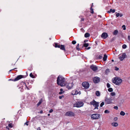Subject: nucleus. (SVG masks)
Segmentation results:
<instances>
[{
  "label": "nucleus",
  "instance_id": "nucleus-1",
  "mask_svg": "<svg viewBox=\"0 0 130 130\" xmlns=\"http://www.w3.org/2000/svg\"><path fill=\"white\" fill-rule=\"evenodd\" d=\"M64 78L61 76H59L57 79V83L58 85L61 86H63L65 85L66 83L64 82Z\"/></svg>",
  "mask_w": 130,
  "mask_h": 130
},
{
  "label": "nucleus",
  "instance_id": "nucleus-2",
  "mask_svg": "<svg viewBox=\"0 0 130 130\" xmlns=\"http://www.w3.org/2000/svg\"><path fill=\"white\" fill-rule=\"evenodd\" d=\"M122 81L121 79L118 77H115L112 79V83L117 85H120L122 83Z\"/></svg>",
  "mask_w": 130,
  "mask_h": 130
},
{
  "label": "nucleus",
  "instance_id": "nucleus-3",
  "mask_svg": "<svg viewBox=\"0 0 130 130\" xmlns=\"http://www.w3.org/2000/svg\"><path fill=\"white\" fill-rule=\"evenodd\" d=\"M84 105L83 103L81 101L76 102L73 104V107H82Z\"/></svg>",
  "mask_w": 130,
  "mask_h": 130
},
{
  "label": "nucleus",
  "instance_id": "nucleus-4",
  "mask_svg": "<svg viewBox=\"0 0 130 130\" xmlns=\"http://www.w3.org/2000/svg\"><path fill=\"white\" fill-rule=\"evenodd\" d=\"M73 82H71L68 83H65V86H66V87L69 89H71L73 87Z\"/></svg>",
  "mask_w": 130,
  "mask_h": 130
},
{
  "label": "nucleus",
  "instance_id": "nucleus-5",
  "mask_svg": "<svg viewBox=\"0 0 130 130\" xmlns=\"http://www.w3.org/2000/svg\"><path fill=\"white\" fill-rule=\"evenodd\" d=\"M82 86L85 89H87L89 88L90 85L88 82H85L82 83Z\"/></svg>",
  "mask_w": 130,
  "mask_h": 130
},
{
  "label": "nucleus",
  "instance_id": "nucleus-6",
  "mask_svg": "<svg viewBox=\"0 0 130 130\" xmlns=\"http://www.w3.org/2000/svg\"><path fill=\"white\" fill-rule=\"evenodd\" d=\"M112 100L111 98H108L107 97H105V102L107 104H109L112 103Z\"/></svg>",
  "mask_w": 130,
  "mask_h": 130
},
{
  "label": "nucleus",
  "instance_id": "nucleus-7",
  "mask_svg": "<svg viewBox=\"0 0 130 130\" xmlns=\"http://www.w3.org/2000/svg\"><path fill=\"white\" fill-rule=\"evenodd\" d=\"M120 56L119 57V58L120 61H122L126 57V54L125 53H124L120 54Z\"/></svg>",
  "mask_w": 130,
  "mask_h": 130
},
{
  "label": "nucleus",
  "instance_id": "nucleus-8",
  "mask_svg": "<svg viewBox=\"0 0 130 130\" xmlns=\"http://www.w3.org/2000/svg\"><path fill=\"white\" fill-rule=\"evenodd\" d=\"M90 103L91 105H93L94 107H95L94 109H96L98 108V103L94 100H93Z\"/></svg>",
  "mask_w": 130,
  "mask_h": 130
},
{
  "label": "nucleus",
  "instance_id": "nucleus-9",
  "mask_svg": "<svg viewBox=\"0 0 130 130\" xmlns=\"http://www.w3.org/2000/svg\"><path fill=\"white\" fill-rule=\"evenodd\" d=\"M65 115L68 116H74L75 115L74 113L72 111H68L65 114Z\"/></svg>",
  "mask_w": 130,
  "mask_h": 130
},
{
  "label": "nucleus",
  "instance_id": "nucleus-10",
  "mask_svg": "<svg viewBox=\"0 0 130 130\" xmlns=\"http://www.w3.org/2000/svg\"><path fill=\"white\" fill-rule=\"evenodd\" d=\"M91 117L93 119H98V115L96 113L93 114L91 115Z\"/></svg>",
  "mask_w": 130,
  "mask_h": 130
},
{
  "label": "nucleus",
  "instance_id": "nucleus-11",
  "mask_svg": "<svg viewBox=\"0 0 130 130\" xmlns=\"http://www.w3.org/2000/svg\"><path fill=\"white\" fill-rule=\"evenodd\" d=\"M108 36L107 34L105 32L103 33L101 35V37L103 39H105Z\"/></svg>",
  "mask_w": 130,
  "mask_h": 130
},
{
  "label": "nucleus",
  "instance_id": "nucleus-12",
  "mask_svg": "<svg viewBox=\"0 0 130 130\" xmlns=\"http://www.w3.org/2000/svg\"><path fill=\"white\" fill-rule=\"evenodd\" d=\"M90 68L93 71H95L97 69V67L96 66L92 65L91 66Z\"/></svg>",
  "mask_w": 130,
  "mask_h": 130
},
{
  "label": "nucleus",
  "instance_id": "nucleus-13",
  "mask_svg": "<svg viewBox=\"0 0 130 130\" xmlns=\"http://www.w3.org/2000/svg\"><path fill=\"white\" fill-rule=\"evenodd\" d=\"M22 77V75H19L14 79V81H17L19 80L20 79H21Z\"/></svg>",
  "mask_w": 130,
  "mask_h": 130
},
{
  "label": "nucleus",
  "instance_id": "nucleus-14",
  "mask_svg": "<svg viewBox=\"0 0 130 130\" xmlns=\"http://www.w3.org/2000/svg\"><path fill=\"white\" fill-rule=\"evenodd\" d=\"M93 81L95 83H98V77H94L93 78Z\"/></svg>",
  "mask_w": 130,
  "mask_h": 130
},
{
  "label": "nucleus",
  "instance_id": "nucleus-15",
  "mask_svg": "<svg viewBox=\"0 0 130 130\" xmlns=\"http://www.w3.org/2000/svg\"><path fill=\"white\" fill-rule=\"evenodd\" d=\"M111 125L112 126L115 127H117L118 125V124L116 122H113L112 123H111Z\"/></svg>",
  "mask_w": 130,
  "mask_h": 130
},
{
  "label": "nucleus",
  "instance_id": "nucleus-16",
  "mask_svg": "<svg viewBox=\"0 0 130 130\" xmlns=\"http://www.w3.org/2000/svg\"><path fill=\"white\" fill-rule=\"evenodd\" d=\"M107 56L106 54H105L104 55V57L103 58V60L104 61H105L107 60Z\"/></svg>",
  "mask_w": 130,
  "mask_h": 130
},
{
  "label": "nucleus",
  "instance_id": "nucleus-17",
  "mask_svg": "<svg viewBox=\"0 0 130 130\" xmlns=\"http://www.w3.org/2000/svg\"><path fill=\"white\" fill-rule=\"evenodd\" d=\"M61 50L65 51V48H64V46L63 45H60V47Z\"/></svg>",
  "mask_w": 130,
  "mask_h": 130
},
{
  "label": "nucleus",
  "instance_id": "nucleus-18",
  "mask_svg": "<svg viewBox=\"0 0 130 130\" xmlns=\"http://www.w3.org/2000/svg\"><path fill=\"white\" fill-rule=\"evenodd\" d=\"M115 9H113L112 10V9H111L110 10V11H108V13H110V12H112L113 13H114L115 12Z\"/></svg>",
  "mask_w": 130,
  "mask_h": 130
},
{
  "label": "nucleus",
  "instance_id": "nucleus-19",
  "mask_svg": "<svg viewBox=\"0 0 130 130\" xmlns=\"http://www.w3.org/2000/svg\"><path fill=\"white\" fill-rule=\"evenodd\" d=\"M118 32V31L117 30H115L113 32V34L114 35H116Z\"/></svg>",
  "mask_w": 130,
  "mask_h": 130
},
{
  "label": "nucleus",
  "instance_id": "nucleus-20",
  "mask_svg": "<svg viewBox=\"0 0 130 130\" xmlns=\"http://www.w3.org/2000/svg\"><path fill=\"white\" fill-rule=\"evenodd\" d=\"M90 34L88 33H86L85 35V37L86 38H87L89 37Z\"/></svg>",
  "mask_w": 130,
  "mask_h": 130
},
{
  "label": "nucleus",
  "instance_id": "nucleus-21",
  "mask_svg": "<svg viewBox=\"0 0 130 130\" xmlns=\"http://www.w3.org/2000/svg\"><path fill=\"white\" fill-rule=\"evenodd\" d=\"M128 41H127V42L130 43V36H128L127 37Z\"/></svg>",
  "mask_w": 130,
  "mask_h": 130
},
{
  "label": "nucleus",
  "instance_id": "nucleus-22",
  "mask_svg": "<svg viewBox=\"0 0 130 130\" xmlns=\"http://www.w3.org/2000/svg\"><path fill=\"white\" fill-rule=\"evenodd\" d=\"M120 114L121 115L124 116L125 115V113L124 112L122 111L121 112Z\"/></svg>",
  "mask_w": 130,
  "mask_h": 130
},
{
  "label": "nucleus",
  "instance_id": "nucleus-23",
  "mask_svg": "<svg viewBox=\"0 0 130 130\" xmlns=\"http://www.w3.org/2000/svg\"><path fill=\"white\" fill-rule=\"evenodd\" d=\"M60 92L59 93V94H62L63 92V89H60Z\"/></svg>",
  "mask_w": 130,
  "mask_h": 130
},
{
  "label": "nucleus",
  "instance_id": "nucleus-24",
  "mask_svg": "<svg viewBox=\"0 0 130 130\" xmlns=\"http://www.w3.org/2000/svg\"><path fill=\"white\" fill-rule=\"evenodd\" d=\"M55 47H58V48L60 47V45H58V44L56 43H55Z\"/></svg>",
  "mask_w": 130,
  "mask_h": 130
},
{
  "label": "nucleus",
  "instance_id": "nucleus-25",
  "mask_svg": "<svg viewBox=\"0 0 130 130\" xmlns=\"http://www.w3.org/2000/svg\"><path fill=\"white\" fill-rule=\"evenodd\" d=\"M84 46L85 47H87L89 45V44L88 43H85L84 44Z\"/></svg>",
  "mask_w": 130,
  "mask_h": 130
},
{
  "label": "nucleus",
  "instance_id": "nucleus-26",
  "mask_svg": "<svg viewBox=\"0 0 130 130\" xmlns=\"http://www.w3.org/2000/svg\"><path fill=\"white\" fill-rule=\"evenodd\" d=\"M122 48L123 49H125L127 47V46L126 45L124 44L122 46Z\"/></svg>",
  "mask_w": 130,
  "mask_h": 130
},
{
  "label": "nucleus",
  "instance_id": "nucleus-27",
  "mask_svg": "<svg viewBox=\"0 0 130 130\" xmlns=\"http://www.w3.org/2000/svg\"><path fill=\"white\" fill-rule=\"evenodd\" d=\"M108 90L110 92H111L112 91L113 89L112 88H109L108 89Z\"/></svg>",
  "mask_w": 130,
  "mask_h": 130
},
{
  "label": "nucleus",
  "instance_id": "nucleus-28",
  "mask_svg": "<svg viewBox=\"0 0 130 130\" xmlns=\"http://www.w3.org/2000/svg\"><path fill=\"white\" fill-rule=\"evenodd\" d=\"M116 95L115 93L114 92H111L110 93V95L112 96H113L115 95Z\"/></svg>",
  "mask_w": 130,
  "mask_h": 130
},
{
  "label": "nucleus",
  "instance_id": "nucleus-29",
  "mask_svg": "<svg viewBox=\"0 0 130 130\" xmlns=\"http://www.w3.org/2000/svg\"><path fill=\"white\" fill-rule=\"evenodd\" d=\"M104 102H102L100 105V106L101 107H102V106L104 105Z\"/></svg>",
  "mask_w": 130,
  "mask_h": 130
},
{
  "label": "nucleus",
  "instance_id": "nucleus-30",
  "mask_svg": "<svg viewBox=\"0 0 130 130\" xmlns=\"http://www.w3.org/2000/svg\"><path fill=\"white\" fill-rule=\"evenodd\" d=\"M8 126L10 128H12V124L11 123L9 124L8 125Z\"/></svg>",
  "mask_w": 130,
  "mask_h": 130
},
{
  "label": "nucleus",
  "instance_id": "nucleus-31",
  "mask_svg": "<svg viewBox=\"0 0 130 130\" xmlns=\"http://www.w3.org/2000/svg\"><path fill=\"white\" fill-rule=\"evenodd\" d=\"M92 7H91L90 9L91 13H93L94 12L93 9L92 8Z\"/></svg>",
  "mask_w": 130,
  "mask_h": 130
},
{
  "label": "nucleus",
  "instance_id": "nucleus-32",
  "mask_svg": "<svg viewBox=\"0 0 130 130\" xmlns=\"http://www.w3.org/2000/svg\"><path fill=\"white\" fill-rule=\"evenodd\" d=\"M30 77L32 78H34V76L33 75L32 73H30Z\"/></svg>",
  "mask_w": 130,
  "mask_h": 130
},
{
  "label": "nucleus",
  "instance_id": "nucleus-33",
  "mask_svg": "<svg viewBox=\"0 0 130 130\" xmlns=\"http://www.w3.org/2000/svg\"><path fill=\"white\" fill-rule=\"evenodd\" d=\"M79 44H78L76 46V48L77 50H79Z\"/></svg>",
  "mask_w": 130,
  "mask_h": 130
},
{
  "label": "nucleus",
  "instance_id": "nucleus-34",
  "mask_svg": "<svg viewBox=\"0 0 130 130\" xmlns=\"http://www.w3.org/2000/svg\"><path fill=\"white\" fill-rule=\"evenodd\" d=\"M107 88H109L110 87V85L108 83H107Z\"/></svg>",
  "mask_w": 130,
  "mask_h": 130
},
{
  "label": "nucleus",
  "instance_id": "nucleus-35",
  "mask_svg": "<svg viewBox=\"0 0 130 130\" xmlns=\"http://www.w3.org/2000/svg\"><path fill=\"white\" fill-rule=\"evenodd\" d=\"M118 119V118L117 117H115L113 119V121H116Z\"/></svg>",
  "mask_w": 130,
  "mask_h": 130
},
{
  "label": "nucleus",
  "instance_id": "nucleus-36",
  "mask_svg": "<svg viewBox=\"0 0 130 130\" xmlns=\"http://www.w3.org/2000/svg\"><path fill=\"white\" fill-rule=\"evenodd\" d=\"M41 103H42L41 101H39V102H38V104H37V105L38 106H39V105L41 104Z\"/></svg>",
  "mask_w": 130,
  "mask_h": 130
},
{
  "label": "nucleus",
  "instance_id": "nucleus-37",
  "mask_svg": "<svg viewBox=\"0 0 130 130\" xmlns=\"http://www.w3.org/2000/svg\"><path fill=\"white\" fill-rule=\"evenodd\" d=\"M122 27L123 28L124 30H125L126 29L125 26V25H123Z\"/></svg>",
  "mask_w": 130,
  "mask_h": 130
},
{
  "label": "nucleus",
  "instance_id": "nucleus-38",
  "mask_svg": "<svg viewBox=\"0 0 130 130\" xmlns=\"http://www.w3.org/2000/svg\"><path fill=\"white\" fill-rule=\"evenodd\" d=\"M72 43L73 44H75L76 43V42L75 41H73L72 42Z\"/></svg>",
  "mask_w": 130,
  "mask_h": 130
},
{
  "label": "nucleus",
  "instance_id": "nucleus-39",
  "mask_svg": "<svg viewBox=\"0 0 130 130\" xmlns=\"http://www.w3.org/2000/svg\"><path fill=\"white\" fill-rule=\"evenodd\" d=\"M115 70L116 71H118L119 70V68L116 67H115Z\"/></svg>",
  "mask_w": 130,
  "mask_h": 130
},
{
  "label": "nucleus",
  "instance_id": "nucleus-40",
  "mask_svg": "<svg viewBox=\"0 0 130 130\" xmlns=\"http://www.w3.org/2000/svg\"><path fill=\"white\" fill-rule=\"evenodd\" d=\"M109 72V70L108 69H107L105 71V73L106 74H107Z\"/></svg>",
  "mask_w": 130,
  "mask_h": 130
},
{
  "label": "nucleus",
  "instance_id": "nucleus-41",
  "mask_svg": "<svg viewBox=\"0 0 130 130\" xmlns=\"http://www.w3.org/2000/svg\"><path fill=\"white\" fill-rule=\"evenodd\" d=\"M104 112L105 113H108L109 112V111L108 110H106Z\"/></svg>",
  "mask_w": 130,
  "mask_h": 130
},
{
  "label": "nucleus",
  "instance_id": "nucleus-42",
  "mask_svg": "<svg viewBox=\"0 0 130 130\" xmlns=\"http://www.w3.org/2000/svg\"><path fill=\"white\" fill-rule=\"evenodd\" d=\"M102 56H99L98 57V58L100 59H102Z\"/></svg>",
  "mask_w": 130,
  "mask_h": 130
},
{
  "label": "nucleus",
  "instance_id": "nucleus-43",
  "mask_svg": "<svg viewBox=\"0 0 130 130\" xmlns=\"http://www.w3.org/2000/svg\"><path fill=\"white\" fill-rule=\"evenodd\" d=\"M78 94V91L77 90H76L74 94H73V95H77Z\"/></svg>",
  "mask_w": 130,
  "mask_h": 130
},
{
  "label": "nucleus",
  "instance_id": "nucleus-44",
  "mask_svg": "<svg viewBox=\"0 0 130 130\" xmlns=\"http://www.w3.org/2000/svg\"><path fill=\"white\" fill-rule=\"evenodd\" d=\"M113 108L116 110H117L118 109V107L117 106H115L113 107Z\"/></svg>",
  "mask_w": 130,
  "mask_h": 130
},
{
  "label": "nucleus",
  "instance_id": "nucleus-45",
  "mask_svg": "<svg viewBox=\"0 0 130 130\" xmlns=\"http://www.w3.org/2000/svg\"><path fill=\"white\" fill-rule=\"evenodd\" d=\"M119 13H117L116 14V16L117 17H118L119 16Z\"/></svg>",
  "mask_w": 130,
  "mask_h": 130
},
{
  "label": "nucleus",
  "instance_id": "nucleus-46",
  "mask_svg": "<svg viewBox=\"0 0 130 130\" xmlns=\"http://www.w3.org/2000/svg\"><path fill=\"white\" fill-rule=\"evenodd\" d=\"M25 125L26 124L27 125H28V122H27L25 123Z\"/></svg>",
  "mask_w": 130,
  "mask_h": 130
},
{
  "label": "nucleus",
  "instance_id": "nucleus-47",
  "mask_svg": "<svg viewBox=\"0 0 130 130\" xmlns=\"http://www.w3.org/2000/svg\"><path fill=\"white\" fill-rule=\"evenodd\" d=\"M53 111V110L52 109H50V111H49V112L50 113H51Z\"/></svg>",
  "mask_w": 130,
  "mask_h": 130
},
{
  "label": "nucleus",
  "instance_id": "nucleus-48",
  "mask_svg": "<svg viewBox=\"0 0 130 130\" xmlns=\"http://www.w3.org/2000/svg\"><path fill=\"white\" fill-rule=\"evenodd\" d=\"M100 92L98 91V96H100Z\"/></svg>",
  "mask_w": 130,
  "mask_h": 130
},
{
  "label": "nucleus",
  "instance_id": "nucleus-49",
  "mask_svg": "<svg viewBox=\"0 0 130 130\" xmlns=\"http://www.w3.org/2000/svg\"><path fill=\"white\" fill-rule=\"evenodd\" d=\"M123 15L122 13L119 14V16L120 17H122L123 16Z\"/></svg>",
  "mask_w": 130,
  "mask_h": 130
},
{
  "label": "nucleus",
  "instance_id": "nucleus-50",
  "mask_svg": "<svg viewBox=\"0 0 130 130\" xmlns=\"http://www.w3.org/2000/svg\"><path fill=\"white\" fill-rule=\"evenodd\" d=\"M63 97V96H59V98L60 99H62V98Z\"/></svg>",
  "mask_w": 130,
  "mask_h": 130
},
{
  "label": "nucleus",
  "instance_id": "nucleus-51",
  "mask_svg": "<svg viewBox=\"0 0 130 130\" xmlns=\"http://www.w3.org/2000/svg\"><path fill=\"white\" fill-rule=\"evenodd\" d=\"M100 115L99 114H98V119L100 118Z\"/></svg>",
  "mask_w": 130,
  "mask_h": 130
},
{
  "label": "nucleus",
  "instance_id": "nucleus-52",
  "mask_svg": "<svg viewBox=\"0 0 130 130\" xmlns=\"http://www.w3.org/2000/svg\"><path fill=\"white\" fill-rule=\"evenodd\" d=\"M100 78L98 77V83L100 81Z\"/></svg>",
  "mask_w": 130,
  "mask_h": 130
},
{
  "label": "nucleus",
  "instance_id": "nucleus-53",
  "mask_svg": "<svg viewBox=\"0 0 130 130\" xmlns=\"http://www.w3.org/2000/svg\"><path fill=\"white\" fill-rule=\"evenodd\" d=\"M40 112V113H43V111L42 110H41Z\"/></svg>",
  "mask_w": 130,
  "mask_h": 130
},
{
  "label": "nucleus",
  "instance_id": "nucleus-54",
  "mask_svg": "<svg viewBox=\"0 0 130 130\" xmlns=\"http://www.w3.org/2000/svg\"><path fill=\"white\" fill-rule=\"evenodd\" d=\"M96 94L97 96H98V91H96Z\"/></svg>",
  "mask_w": 130,
  "mask_h": 130
},
{
  "label": "nucleus",
  "instance_id": "nucleus-55",
  "mask_svg": "<svg viewBox=\"0 0 130 130\" xmlns=\"http://www.w3.org/2000/svg\"><path fill=\"white\" fill-rule=\"evenodd\" d=\"M37 130H40V128H37Z\"/></svg>",
  "mask_w": 130,
  "mask_h": 130
},
{
  "label": "nucleus",
  "instance_id": "nucleus-56",
  "mask_svg": "<svg viewBox=\"0 0 130 130\" xmlns=\"http://www.w3.org/2000/svg\"><path fill=\"white\" fill-rule=\"evenodd\" d=\"M90 47H88L87 48V50H89L90 48Z\"/></svg>",
  "mask_w": 130,
  "mask_h": 130
},
{
  "label": "nucleus",
  "instance_id": "nucleus-57",
  "mask_svg": "<svg viewBox=\"0 0 130 130\" xmlns=\"http://www.w3.org/2000/svg\"><path fill=\"white\" fill-rule=\"evenodd\" d=\"M99 70H101V68H100V67H99Z\"/></svg>",
  "mask_w": 130,
  "mask_h": 130
},
{
  "label": "nucleus",
  "instance_id": "nucleus-58",
  "mask_svg": "<svg viewBox=\"0 0 130 130\" xmlns=\"http://www.w3.org/2000/svg\"><path fill=\"white\" fill-rule=\"evenodd\" d=\"M24 85H25V86H26V84L25 83H24Z\"/></svg>",
  "mask_w": 130,
  "mask_h": 130
},
{
  "label": "nucleus",
  "instance_id": "nucleus-59",
  "mask_svg": "<svg viewBox=\"0 0 130 130\" xmlns=\"http://www.w3.org/2000/svg\"><path fill=\"white\" fill-rule=\"evenodd\" d=\"M6 128H7V129H9V128L7 126L6 127Z\"/></svg>",
  "mask_w": 130,
  "mask_h": 130
},
{
  "label": "nucleus",
  "instance_id": "nucleus-60",
  "mask_svg": "<svg viewBox=\"0 0 130 130\" xmlns=\"http://www.w3.org/2000/svg\"><path fill=\"white\" fill-rule=\"evenodd\" d=\"M47 115H48V116H50V114H48Z\"/></svg>",
  "mask_w": 130,
  "mask_h": 130
},
{
  "label": "nucleus",
  "instance_id": "nucleus-61",
  "mask_svg": "<svg viewBox=\"0 0 130 130\" xmlns=\"http://www.w3.org/2000/svg\"><path fill=\"white\" fill-rule=\"evenodd\" d=\"M86 41H86V40H85V41H84V43H85Z\"/></svg>",
  "mask_w": 130,
  "mask_h": 130
},
{
  "label": "nucleus",
  "instance_id": "nucleus-62",
  "mask_svg": "<svg viewBox=\"0 0 130 130\" xmlns=\"http://www.w3.org/2000/svg\"><path fill=\"white\" fill-rule=\"evenodd\" d=\"M111 61L112 62H113L114 61V60H112Z\"/></svg>",
  "mask_w": 130,
  "mask_h": 130
},
{
  "label": "nucleus",
  "instance_id": "nucleus-63",
  "mask_svg": "<svg viewBox=\"0 0 130 130\" xmlns=\"http://www.w3.org/2000/svg\"><path fill=\"white\" fill-rule=\"evenodd\" d=\"M98 16L99 17H100V18H101V16H100L99 15Z\"/></svg>",
  "mask_w": 130,
  "mask_h": 130
},
{
  "label": "nucleus",
  "instance_id": "nucleus-64",
  "mask_svg": "<svg viewBox=\"0 0 130 130\" xmlns=\"http://www.w3.org/2000/svg\"><path fill=\"white\" fill-rule=\"evenodd\" d=\"M84 20V19H82V20L83 21Z\"/></svg>",
  "mask_w": 130,
  "mask_h": 130
}]
</instances>
